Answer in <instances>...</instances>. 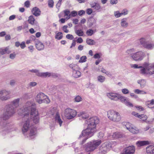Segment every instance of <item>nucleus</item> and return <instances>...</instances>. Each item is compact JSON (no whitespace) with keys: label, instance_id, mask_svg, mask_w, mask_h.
<instances>
[{"label":"nucleus","instance_id":"1","mask_svg":"<svg viewBox=\"0 0 154 154\" xmlns=\"http://www.w3.org/2000/svg\"><path fill=\"white\" fill-rule=\"evenodd\" d=\"M18 113L26 118L23 120L22 123V131L23 134H25L32 125V120L35 124L39 122L38 112L36 110L35 103L32 101L26 102L23 108L19 110Z\"/></svg>","mask_w":154,"mask_h":154},{"label":"nucleus","instance_id":"2","mask_svg":"<svg viewBox=\"0 0 154 154\" xmlns=\"http://www.w3.org/2000/svg\"><path fill=\"white\" fill-rule=\"evenodd\" d=\"M98 122L99 120L96 117L91 118L86 120L87 127L82 131L79 138V139L82 140V144L85 143L88 138L93 136L96 131V125Z\"/></svg>","mask_w":154,"mask_h":154},{"label":"nucleus","instance_id":"3","mask_svg":"<svg viewBox=\"0 0 154 154\" xmlns=\"http://www.w3.org/2000/svg\"><path fill=\"white\" fill-rule=\"evenodd\" d=\"M20 98H17L14 100L10 104L6 105L5 107V112L3 114L2 117H0V122H3V120L8 119L16 112L13 106L17 108L19 106Z\"/></svg>","mask_w":154,"mask_h":154},{"label":"nucleus","instance_id":"4","mask_svg":"<svg viewBox=\"0 0 154 154\" xmlns=\"http://www.w3.org/2000/svg\"><path fill=\"white\" fill-rule=\"evenodd\" d=\"M108 118L111 121L118 122L121 120V116L119 113L113 110H110L107 112Z\"/></svg>","mask_w":154,"mask_h":154},{"label":"nucleus","instance_id":"5","mask_svg":"<svg viewBox=\"0 0 154 154\" xmlns=\"http://www.w3.org/2000/svg\"><path fill=\"white\" fill-rule=\"evenodd\" d=\"M101 143L100 140H94L88 143L86 146L85 150L87 152H91L95 149Z\"/></svg>","mask_w":154,"mask_h":154},{"label":"nucleus","instance_id":"6","mask_svg":"<svg viewBox=\"0 0 154 154\" xmlns=\"http://www.w3.org/2000/svg\"><path fill=\"white\" fill-rule=\"evenodd\" d=\"M35 100L39 104L42 103H48L50 101L48 97L42 93L37 94L35 97Z\"/></svg>","mask_w":154,"mask_h":154},{"label":"nucleus","instance_id":"7","mask_svg":"<svg viewBox=\"0 0 154 154\" xmlns=\"http://www.w3.org/2000/svg\"><path fill=\"white\" fill-rule=\"evenodd\" d=\"M77 115L76 110L69 108L66 109L64 111V115L68 119H72Z\"/></svg>","mask_w":154,"mask_h":154},{"label":"nucleus","instance_id":"8","mask_svg":"<svg viewBox=\"0 0 154 154\" xmlns=\"http://www.w3.org/2000/svg\"><path fill=\"white\" fill-rule=\"evenodd\" d=\"M146 63V62H145L142 65L137 64H133L131 65V67L134 69H140V72L142 74H148L147 70V66H146L145 64Z\"/></svg>","mask_w":154,"mask_h":154},{"label":"nucleus","instance_id":"9","mask_svg":"<svg viewBox=\"0 0 154 154\" xmlns=\"http://www.w3.org/2000/svg\"><path fill=\"white\" fill-rule=\"evenodd\" d=\"M145 56L144 52L140 51L132 54L131 57L135 61H140L142 60Z\"/></svg>","mask_w":154,"mask_h":154},{"label":"nucleus","instance_id":"10","mask_svg":"<svg viewBox=\"0 0 154 154\" xmlns=\"http://www.w3.org/2000/svg\"><path fill=\"white\" fill-rule=\"evenodd\" d=\"M11 92L5 89L0 90V100H6L11 98Z\"/></svg>","mask_w":154,"mask_h":154},{"label":"nucleus","instance_id":"11","mask_svg":"<svg viewBox=\"0 0 154 154\" xmlns=\"http://www.w3.org/2000/svg\"><path fill=\"white\" fill-rule=\"evenodd\" d=\"M112 147L111 144L109 142H106L103 144L100 149L99 154H104L106 153Z\"/></svg>","mask_w":154,"mask_h":154},{"label":"nucleus","instance_id":"12","mask_svg":"<svg viewBox=\"0 0 154 154\" xmlns=\"http://www.w3.org/2000/svg\"><path fill=\"white\" fill-rule=\"evenodd\" d=\"M119 94L115 92H110L106 93V96L109 99L114 101H118Z\"/></svg>","mask_w":154,"mask_h":154},{"label":"nucleus","instance_id":"13","mask_svg":"<svg viewBox=\"0 0 154 154\" xmlns=\"http://www.w3.org/2000/svg\"><path fill=\"white\" fill-rule=\"evenodd\" d=\"M135 151V148L134 146H129L125 149L122 154H133Z\"/></svg>","mask_w":154,"mask_h":154},{"label":"nucleus","instance_id":"14","mask_svg":"<svg viewBox=\"0 0 154 154\" xmlns=\"http://www.w3.org/2000/svg\"><path fill=\"white\" fill-rule=\"evenodd\" d=\"M145 65L147 66L148 74H154V63H149L146 62Z\"/></svg>","mask_w":154,"mask_h":154},{"label":"nucleus","instance_id":"15","mask_svg":"<svg viewBox=\"0 0 154 154\" xmlns=\"http://www.w3.org/2000/svg\"><path fill=\"white\" fill-rule=\"evenodd\" d=\"M112 136L113 138L117 139L124 137L125 135L120 132H115L113 133Z\"/></svg>","mask_w":154,"mask_h":154},{"label":"nucleus","instance_id":"16","mask_svg":"<svg viewBox=\"0 0 154 154\" xmlns=\"http://www.w3.org/2000/svg\"><path fill=\"white\" fill-rule=\"evenodd\" d=\"M31 11L32 14L36 17L39 16L41 14V11L37 7H34L33 8Z\"/></svg>","mask_w":154,"mask_h":154},{"label":"nucleus","instance_id":"17","mask_svg":"<svg viewBox=\"0 0 154 154\" xmlns=\"http://www.w3.org/2000/svg\"><path fill=\"white\" fill-rule=\"evenodd\" d=\"M146 152L147 154L154 153V146L150 145L146 148Z\"/></svg>","mask_w":154,"mask_h":154},{"label":"nucleus","instance_id":"18","mask_svg":"<svg viewBox=\"0 0 154 154\" xmlns=\"http://www.w3.org/2000/svg\"><path fill=\"white\" fill-rule=\"evenodd\" d=\"M150 142L148 141H138L136 144L137 147H140L146 145H149Z\"/></svg>","mask_w":154,"mask_h":154},{"label":"nucleus","instance_id":"19","mask_svg":"<svg viewBox=\"0 0 154 154\" xmlns=\"http://www.w3.org/2000/svg\"><path fill=\"white\" fill-rule=\"evenodd\" d=\"M146 104L149 108H154V99L148 100L146 102Z\"/></svg>","mask_w":154,"mask_h":154},{"label":"nucleus","instance_id":"20","mask_svg":"<svg viewBox=\"0 0 154 154\" xmlns=\"http://www.w3.org/2000/svg\"><path fill=\"white\" fill-rule=\"evenodd\" d=\"M11 52V51L9 50L8 47H6L4 48L0 49V54L2 55H3L5 54H9Z\"/></svg>","mask_w":154,"mask_h":154},{"label":"nucleus","instance_id":"21","mask_svg":"<svg viewBox=\"0 0 154 154\" xmlns=\"http://www.w3.org/2000/svg\"><path fill=\"white\" fill-rule=\"evenodd\" d=\"M38 75V76L43 77H49L51 76H53L54 75L53 74L48 72H40V73H39Z\"/></svg>","mask_w":154,"mask_h":154},{"label":"nucleus","instance_id":"22","mask_svg":"<svg viewBox=\"0 0 154 154\" xmlns=\"http://www.w3.org/2000/svg\"><path fill=\"white\" fill-rule=\"evenodd\" d=\"M36 134V131L35 129H31L29 135V137L31 139H33L35 137Z\"/></svg>","mask_w":154,"mask_h":154},{"label":"nucleus","instance_id":"23","mask_svg":"<svg viewBox=\"0 0 154 154\" xmlns=\"http://www.w3.org/2000/svg\"><path fill=\"white\" fill-rule=\"evenodd\" d=\"M121 26L123 28H126L128 26V23L127 22V19L126 18H124L121 19L120 23Z\"/></svg>","mask_w":154,"mask_h":154},{"label":"nucleus","instance_id":"24","mask_svg":"<svg viewBox=\"0 0 154 154\" xmlns=\"http://www.w3.org/2000/svg\"><path fill=\"white\" fill-rule=\"evenodd\" d=\"M91 6L92 8H94V9L97 10H99L101 8V6L100 4L96 2L91 4Z\"/></svg>","mask_w":154,"mask_h":154},{"label":"nucleus","instance_id":"25","mask_svg":"<svg viewBox=\"0 0 154 154\" xmlns=\"http://www.w3.org/2000/svg\"><path fill=\"white\" fill-rule=\"evenodd\" d=\"M137 83L140 85L141 88H143L146 85V82L145 80L140 79L137 81Z\"/></svg>","mask_w":154,"mask_h":154},{"label":"nucleus","instance_id":"26","mask_svg":"<svg viewBox=\"0 0 154 154\" xmlns=\"http://www.w3.org/2000/svg\"><path fill=\"white\" fill-rule=\"evenodd\" d=\"M35 46L36 48L38 50L43 49L44 47L43 44L39 41H38L37 43L35 44Z\"/></svg>","mask_w":154,"mask_h":154},{"label":"nucleus","instance_id":"27","mask_svg":"<svg viewBox=\"0 0 154 154\" xmlns=\"http://www.w3.org/2000/svg\"><path fill=\"white\" fill-rule=\"evenodd\" d=\"M122 125L124 128H126L128 131L132 126L131 124L128 122H122Z\"/></svg>","mask_w":154,"mask_h":154},{"label":"nucleus","instance_id":"28","mask_svg":"<svg viewBox=\"0 0 154 154\" xmlns=\"http://www.w3.org/2000/svg\"><path fill=\"white\" fill-rule=\"evenodd\" d=\"M78 116L81 117L83 119H86L88 117V115L85 112L82 111L79 113Z\"/></svg>","mask_w":154,"mask_h":154},{"label":"nucleus","instance_id":"29","mask_svg":"<svg viewBox=\"0 0 154 154\" xmlns=\"http://www.w3.org/2000/svg\"><path fill=\"white\" fill-rule=\"evenodd\" d=\"M139 41L140 44L144 48L148 42L147 39L145 38H141L139 39Z\"/></svg>","mask_w":154,"mask_h":154},{"label":"nucleus","instance_id":"30","mask_svg":"<svg viewBox=\"0 0 154 154\" xmlns=\"http://www.w3.org/2000/svg\"><path fill=\"white\" fill-rule=\"evenodd\" d=\"M69 66L70 69H71L72 71L76 70H79V68L78 65L75 63H72L70 64L69 65Z\"/></svg>","mask_w":154,"mask_h":154},{"label":"nucleus","instance_id":"31","mask_svg":"<svg viewBox=\"0 0 154 154\" xmlns=\"http://www.w3.org/2000/svg\"><path fill=\"white\" fill-rule=\"evenodd\" d=\"M64 13V17H65L66 19L69 20L71 17L70 13L68 9L64 10L63 11Z\"/></svg>","mask_w":154,"mask_h":154},{"label":"nucleus","instance_id":"32","mask_svg":"<svg viewBox=\"0 0 154 154\" xmlns=\"http://www.w3.org/2000/svg\"><path fill=\"white\" fill-rule=\"evenodd\" d=\"M72 72V76L75 78L79 77L81 75V73L79 70H76L73 71Z\"/></svg>","mask_w":154,"mask_h":154},{"label":"nucleus","instance_id":"33","mask_svg":"<svg viewBox=\"0 0 154 154\" xmlns=\"http://www.w3.org/2000/svg\"><path fill=\"white\" fill-rule=\"evenodd\" d=\"M55 119L56 122L58 123L60 125V126H61L63 122L61 120L60 115L58 113L56 114L55 117Z\"/></svg>","mask_w":154,"mask_h":154},{"label":"nucleus","instance_id":"34","mask_svg":"<svg viewBox=\"0 0 154 154\" xmlns=\"http://www.w3.org/2000/svg\"><path fill=\"white\" fill-rule=\"evenodd\" d=\"M129 131L133 134H137L139 132L138 129L135 127L134 128L133 127V125L130 128Z\"/></svg>","mask_w":154,"mask_h":154},{"label":"nucleus","instance_id":"35","mask_svg":"<svg viewBox=\"0 0 154 154\" xmlns=\"http://www.w3.org/2000/svg\"><path fill=\"white\" fill-rule=\"evenodd\" d=\"M86 42L87 44L89 45H94L96 44V42L94 40L89 38L86 39Z\"/></svg>","mask_w":154,"mask_h":154},{"label":"nucleus","instance_id":"36","mask_svg":"<svg viewBox=\"0 0 154 154\" xmlns=\"http://www.w3.org/2000/svg\"><path fill=\"white\" fill-rule=\"evenodd\" d=\"M134 91L135 93L138 94H147L146 92L139 89H134Z\"/></svg>","mask_w":154,"mask_h":154},{"label":"nucleus","instance_id":"37","mask_svg":"<svg viewBox=\"0 0 154 154\" xmlns=\"http://www.w3.org/2000/svg\"><path fill=\"white\" fill-rule=\"evenodd\" d=\"M28 21L29 24L33 25L35 21V19L33 16L32 15L30 16L29 17Z\"/></svg>","mask_w":154,"mask_h":154},{"label":"nucleus","instance_id":"38","mask_svg":"<svg viewBox=\"0 0 154 154\" xmlns=\"http://www.w3.org/2000/svg\"><path fill=\"white\" fill-rule=\"evenodd\" d=\"M120 100L121 101L122 103H124L125 104L127 101L126 100L125 97L121 96L120 94H119V97H118V100Z\"/></svg>","mask_w":154,"mask_h":154},{"label":"nucleus","instance_id":"39","mask_svg":"<svg viewBox=\"0 0 154 154\" xmlns=\"http://www.w3.org/2000/svg\"><path fill=\"white\" fill-rule=\"evenodd\" d=\"M154 47V44L150 43L148 42L144 48L148 49H152Z\"/></svg>","mask_w":154,"mask_h":154},{"label":"nucleus","instance_id":"40","mask_svg":"<svg viewBox=\"0 0 154 154\" xmlns=\"http://www.w3.org/2000/svg\"><path fill=\"white\" fill-rule=\"evenodd\" d=\"M99 70L102 72L106 74L108 76H110L112 75L110 72L108 71H106L104 68H102L99 69Z\"/></svg>","mask_w":154,"mask_h":154},{"label":"nucleus","instance_id":"41","mask_svg":"<svg viewBox=\"0 0 154 154\" xmlns=\"http://www.w3.org/2000/svg\"><path fill=\"white\" fill-rule=\"evenodd\" d=\"M97 80L100 82H103L105 81L106 78L105 77L102 75H99L97 77Z\"/></svg>","mask_w":154,"mask_h":154},{"label":"nucleus","instance_id":"42","mask_svg":"<svg viewBox=\"0 0 154 154\" xmlns=\"http://www.w3.org/2000/svg\"><path fill=\"white\" fill-rule=\"evenodd\" d=\"M62 38V33L61 32L57 33L55 36V38L58 40H60Z\"/></svg>","mask_w":154,"mask_h":154},{"label":"nucleus","instance_id":"43","mask_svg":"<svg viewBox=\"0 0 154 154\" xmlns=\"http://www.w3.org/2000/svg\"><path fill=\"white\" fill-rule=\"evenodd\" d=\"M36 40L35 39V37L34 36H31L29 39L26 40V43L27 44H29L31 43V42L33 41H35Z\"/></svg>","mask_w":154,"mask_h":154},{"label":"nucleus","instance_id":"44","mask_svg":"<svg viewBox=\"0 0 154 154\" xmlns=\"http://www.w3.org/2000/svg\"><path fill=\"white\" fill-rule=\"evenodd\" d=\"M75 32L79 36H82L84 35V32L81 29L77 30L75 31Z\"/></svg>","mask_w":154,"mask_h":154},{"label":"nucleus","instance_id":"45","mask_svg":"<svg viewBox=\"0 0 154 154\" xmlns=\"http://www.w3.org/2000/svg\"><path fill=\"white\" fill-rule=\"evenodd\" d=\"M114 15L115 16L116 18L122 16L121 13H120L119 11H115Z\"/></svg>","mask_w":154,"mask_h":154},{"label":"nucleus","instance_id":"46","mask_svg":"<svg viewBox=\"0 0 154 154\" xmlns=\"http://www.w3.org/2000/svg\"><path fill=\"white\" fill-rule=\"evenodd\" d=\"M138 118L141 119L143 121H145L146 120L147 118V117L145 115L142 114L140 115V116H138Z\"/></svg>","mask_w":154,"mask_h":154},{"label":"nucleus","instance_id":"47","mask_svg":"<svg viewBox=\"0 0 154 154\" xmlns=\"http://www.w3.org/2000/svg\"><path fill=\"white\" fill-rule=\"evenodd\" d=\"M87 57L85 56H82L79 60V63H83L85 62L86 61Z\"/></svg>","mask_w":154,"mask_h":154},{"label":"nucleus","instance_id":"48","mask_svg":"<svg viewBox=\"0 0 154 154\" xmlns=\"http://www.w3.org/2000/svg\"><path fill=\"white\" fill-rule=\"evenodd\" d=\"M94 33V31L92 29H89L86 32L87 35L88 36L92 35Z\"/></svg>","mask_w":154,"mask_h":154},{"label":"nucleus","instance_id":"49","mask_svg":"<svg viewBox=\"0 0 154 154\" xmlns=\"http://www.w3.org/2000/svg\"><path fill=\"white\" fill-rule=\"evenodd\" d=\"M29 71L35 73L38 76L39 73H40V72H39V70L36 69H33L30 70Z\"/></svg>","mask_w":154,"mask_h":154},{"label":"nucleus","instance_id":"50","mask_svg":"<svg viewBox=\"0 0 154 154\" xmlns=\"http://www.w3.org/2000/svg\"><path fill=\"white\" fill-rule=\"evenodd\" d=\"M16 54L15 52L9 55V58L11 59H14L16 57Z\"/></svg>","mask_w":154,"mask_h":154},{"label":"nucleus","instance_id":"51","mask_svg":"<svg viewBox=\"0 0 154 154\" xmlns=\"http://www.w3.org/2000/svg\"><path fill=\"white\" fill-rule=\"evenodd\" d=\"M82 97L79 96H77L75 99V101L77 102H79L82 100Z\"/></svg>","mask_w":154,"mask_h":154},{"label":"nucleus","instance_id":"52","mask_svg":"<svg viewBox=\"0 0 154 154\" xmlns=\"http://www.w3.org/2000/svg\"><path fill=\"white\" fill-rule=\"evenodd\" d=\"M101 53H96L94 56V58L95 59H99L101 57Z\"/></svg>","mask_w":154,"mask_h":154},{"label":"nucleus","instance_id":"53","mask_svg":"<svg viewBox=\"0 0 154 154\" xmlns=\"http://www.w3.org/2000/svg\"><path fill=\"white\" fill-rule=\"evenodd\" d=\"M48 5L50 8H52L54 5V2L52 0H50L48 2Z\"/></svg>","mask_w":154,"mask_h":154},{"label":"nucleus","instance_id":"54","mask_svg":"<svg viewBox=\"0 0 154 154\" xmlns=\"http://www.w3.org/2000/svg\"><path fill=\"white\" fill-rule=\"evenodd\" d=\"M67 26L66 25H64L62 27V29L64 32L66 33H68L69 32V30L67 29Z\"/></svg>","mask_w":154,"mask_h":154},{"label":"nucleus","instance_id":"55","mask_svg":"<svg viewBox=\"0 0 154 154\" xmlns=\"http://www.w3.org/2000/svg\"><path fill=\"white\" fill-rule=\"evenodd\" d=\"M128 10L127 9H125L122 10L121 13L122 15H125L128 14Z\"/></svg>","mask_w":154,"mask_h":154},{"label":"nucleus","instance_id":"56","mask_svg":"<svg viewBox=\"0 0 154 154\" xmlns=\"http://www.w3.org/2000/svg\"><path fill=\"white\" fill-rule=\"evenodd\" d=\"M122 92L124 94H127L129 93V90L126 88L123 89L122 90Z\"/></svg>","mask_w":154,"mask_h":154},{"label":"nucleus","instance_id":"57","mask_svg":"<svg viewBox=\"0 0 154 154\" xmlns=\"http://www.w3.org/2000/svg\"><path fill=\"white\" fill-rule=\"evenodd\" d=\"M71 16L73 17H75L77 15V12L75 11H73L70 13Z\"/></svg>","mask_w":154,"mask_h":154},{"label":"nucleus","instance_id":"58","mask_svg":"<svg viewBox=\"0 0 154 154\" xmlns=\"http://www.w3.org/2000/svg\"><path fill=\"white\" fill-rule=\"evenodd\" d=\"M134 51V49H130L127 51L126 53L128 54H130L131 56V55L132 54H131V53Z\"/></svg>","mask_w":154,"mask_h":154},{"label":"nucleus","instance_id":"59","mask_svg":"<svg viewBox=\"0 0 154 154\" xmlns=\"http://www.w3.org/2000/svg\"><path fill=\"white\" fill-rule=\"evenodd\" d=\"M66 37L67 38L70 40H72L74 38L73 36L72 35L70 34L67 35L66 36Z\"/></svg>","mask_w":154,"mask_h":154},{"label":"nucleus","instance_id":"60","mask_svg":"<svg viewBox=\"0 0 154 154\" xmlns=\"http://www.w3.org/2000/svg\"><path fill=\"white\" fill-rule=\"evenodd\" d=\"M110 3L112 5H116L118 2V0H110Z\"/></svg>","mask_w":154,"mask_h":154},{"label":"nucleus","instance_id":"61","mask_svg":"<svg viewBox=\"0 0 154 154\" xmlns=\"http://www.w3.org/2000/svg\"><path fill=\"white\" fill-rule=\"evenodd\" d=\"M30 5V2L29 1H26L24 3V6L26 8H29Z\"/></svg>","mask_w":154,"mask_h":154},{"label":"nucleus","instance_id":"62","mask_svg":"<svg viewBox=\"0 0 154 154\" xmlns=\"http://www.w3.org/2000/svg\"><path fill=\"white\" fill-rule=\"evenodd\" d=\"M127 106H128L129 107H133V104L131 103L130 102L128 101H127L125 103V104Z\"/></svg>","mask_w":154,"mask_h":154},{"label":"nucleus","instance_id":"63","mask_svg":"<svg viewBox=\"0 0 154 154\" xmlns=\"http://www.w3.org/2000/svg\"><path fill=\"white\" fill-rule=\"evenodd\" d=\"M85 12L83 10H81L79 11L78 12V14L79 15L82 16L83 14H84Z\"/></svg>","mask_w":154,"mask_h":154},{"label":"nucleus","instance_id":"64","mask_svg":"<svg viewBox=\"0 0 154 154\" xmlns=\"http://www.w3.org/2000/svg\"><path fill=\"white\" fill-rule=\"evenodd\" d=\"M136 107L138 110L140 111H142L144 110V109L141 106H136Z\"/></svg>","mask_w":154,"mask_h":154}]
</instances>
